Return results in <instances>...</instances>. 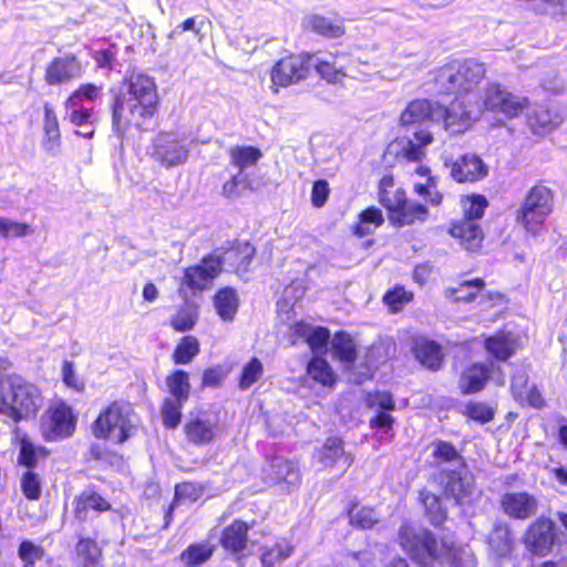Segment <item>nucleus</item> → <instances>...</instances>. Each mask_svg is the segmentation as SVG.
<instances>
[{"label": "nucleus", "instance_id": "5", "mask_svg": "<svg viewBox=\"0 0 567 567\" xmlns=\"http://www.w3.org/2000/svg\"><path fill=\"white\" fill-rule=\"evenodd\" d=\"M484 64L475 60L447 64L440 69L436 81L445 93L462 96L470 95L485 76ZM471 100L467 96L466 100Z\"/></svg>", "mask_w": 567, "mask_h": 567}, {"label": "nucleus", "instance_id": "17", "mask_svg": "<svg viewBox=\"0 0 567 567\" xmlns=\"http://www.w3.org/2000/svg\"><path fill=\"white\" fill-rule=\"evenodd\" d=\"M83 68L75 55H64L53 59L45 70V82L50 85L69 83L81 78Z\"/></svg>", "mask_w": 567, "mask_h": 567}, {"label": "nucleus", "instance_id": "52", "mask_svg": "<svg viewBox=\"0 0 567 567\" xmlns=\"http://www.w3.org/2000/svg\"><path fill=\"white\" fill-rule=\"evenodd\" d=\"M291 553L292 547L288 543H278L264 551L261 557L262 566L275 567L277 564L287 559Z\"/></svg>", "mask_w": 567, "mask_h": 567}, {"label": "nucleus", "instance_id": "54", "mask_svg": "<svg viewBox=\"0 0 567 567\" xmlns=\"http://www.w3.org/2000/svg\"><path fill=\"white\" fill-rule=\"evenodd\" d=\"M464 210V218L474 220L483 216L487 207V200L482 195L465 196L461 200Z\"/></svg>", "mask_w": 567, "mask_h": 567}, {"label": "nucleus", "instance_id": "29", "mask_svg": "<svg viewBox=\"0 0 567 567\" xmlns=\"http://www.w3.org/2000/svg\"><path fill=\"white\" fill-rule=\"evenodd\" d=\"M416 360L425 368L437 370L443 361L441 348L433 341L417 339L413 347Z\"/></svg>", "mask_w": 567, "mask_h": 567}, {"label": "nucleus", "instance_id": "47", "mask_svg": "<svg viewBox=\"0 0 567 567\" xmlns=\"http://www.w3.org/2000/svg\"><path fill=\"white\" fill-rule=\"evenodd\" d=\"M331 343L334 355L341 361L353 362L355 360V347L349 334L337 333Z\"/></svg>", "mask_w": 567, "mask_h": 567}, {"label": "nucleus", "instance_id": "26", "mask_svg": "<svg viewBox=\"0 0 567 567\" xmlns=\"http://www.w3.org/2000/svg\"><path fill=\"white\" fill-rule=\"evenodd\" d=\"M492 375L491 369L485 364H473L465 369L460 378V390L463 394L481 391Z\"/></svg>", "mask_w": 567, "mask_h": 567}, {"label": "nucleus", "instance_id": "59", "mask_svg": "<svg viewBox=\"0 0 567 567\" xmlns=\"http://www.w3.org/2000/svg\"><path fill=\"white\" fill-rule=\"evenodd\" d=\"M394 419L388 411H379V413L370 420V426L380 432V439L389 440L393 436L392 425Z\"/></svg>", "mask_w": 567, "mask_h": 567}, {"label": "nucleus", "instance_id": "10", "mask_svg": "<svg viewBox=\"0 0 567 567\" xmlns=\"http://www.w3.org/2000/svg\"><path fill=\"white\" fill-rule=\"evenodd\" d=\"M381 204L390 210V220L398 226L424 221L427 217V208L422 204L408 202L402 189H396L393 197L382 193Z\"/></svg>", "mask_w": 567, "mask_h": 567}, {"label": "nucleus", "instance_id": "31", "mask_svg": "<svg viewBox=\"0 0 567 567\" xmlns=\"http://www.w3.org/2000/svg\"><path fill=\"white\" fill-rule=\"evenodd\" d=\"M228 154L230 165L238 168L241 175L245 169L255 166L262 157L261 151L254 146L236 145L228 150Z\"/></svg>", "mask_w": 567, "mask_h": 567}, {"label": "nucleus", "instance_id": "27", "mask_svg": "<svg viewBox=\"0 0 567 567\" xmlns=\"http://www.w3.org/2000/svg\"><path fill=\"white\" fill-rule=\"evenodd\" d=\"M450 234L460 239L462 246L466 250H476L482 243L483 236L481 228L471 220L470 218H464L458 223L452 225L450 229Z\"/></svg>", "mask_w": 567, "mask_h": 567}, {"label": "nucleus", "instance_id": "4", "mask_svg": "<svg viewBox=\"0 0 567 567\" xmlns=\"http://www.w3.org/2000/svg\"><path fill=\"white\" fill-rule=\"evenodd\" d=\"M137 424L138 417L131 404L113 402L100 413L93 424V433L99 439L123 443L133 435Z\"/></svg>", "mask_w": 567, "mask_h": 567}, {"label": "nucleus", "instance_id": "53", "mask_svg": "<svg viewBox=\"0 0 567 567\" xmlns=\"http://www.w3.org/2000/svg\"><path fill=\"white\" fill-rule=\"evenodd\" d=\"M349 518L351 525L360 528H371L377 522L378 516L370 507L353 506L349 511Z\"/></svg>", "mask_w": 567, "mask_h": 567}, {"label": "nucleus", "instance_id": "43", "mask_svg": "<svg viewBox=\"0 0 567 567\" xmlns=\"http://www.w3.org/2000/svg\"><path fill=\"white\" fill-rule=\"evenodd\" d=\"M525 107V99L498 90V114L502 113L506 118H513L519 115Z\"/></svg>", "mask_w": 567, "mask_h": 567}, {"label": "nucleus", "instance_id": "18", "mask_svg": "<svg viewBox=\"0 0 567 567\" xmlns=\"http://www.w3.org/2000/svg\"><path fill=\"white\" fill-rule=\"evenodd\" d=\"M444 488L446 495L454 498L460 505L471 504L476 495L474 480L465 471H453L446 477Z\"/></svg>", "mask_w": 567, "mask_h": 567}, {"label": "nucleus", "instance_id": "48", "mask_svg": "<svg viewBox=\"0 0 567 567\" xmlns=\"http://www.w3.org/2000/svg\"><path fill=\"white\" fill-rule=\"evenodd\" d=\"M186 402L167 398L162 406L163 424L167 429H175L182 417V409Z\"/></svg>", "mask_w": 567, "mask_h": 567}, {"label": "nucleus", "instance_id": "1", "mask_svg": "<svg viewBox=\"0 0 567 567\" xmlns=\"http://www.w3.org/2000/svg\"><path fill=\"white\" fill-rule=\"evenodd\" d=\"M158 102L155 80L144 73H132L125 81V91L114 102L113 130L122 135L130 126L142 128L157 112Z\"/></svg>", "mask_w": 567, "mask_h": 567}, {"label": "nucleus", "instance_id": "46", "mask_svg": "<svg viewBox=\"0 0 567 567\" xmlns=\"http://www.w3.org/2000/svg\"><path fill=\"white\" fill-rule=\"evenodd\" d=\"M420 498L432 524L441 525L446 517V513L441 505L440 498L427 491H422Z\"/></svg>", "mask_w": 567, "mask_h": 567}, {"label": "nucleus", "instance_id": "39", "mask_svg": "<svg viewBox=\"0 0 567 567\" xmlns=\"http://www.w3.org/2000/svg\"><path fill=\"white\" fill-rule=\"evenodd\" d=\"M166 385L172 395L171 399L187 401L190 392L189 377L183 370H176L166 378Z\"/></svg>", "mask_w": 567, "mask_h": 567}, {"label": "nucleus", "instance_id": "3", "mask_svg": "<svg viewBox=\"0 0 567 567\" xmlns=\"http://www.w3.org/2000/svg\"><path fill=\"white\" fill-rule=\"evenodd\" d=\"M471 100L463 96L456 99L449 107L436 106V122L443 121L444 128L452 134H458L466 131L481 113L484 111H493L496 107V89L494 85L488 86L484 95L475 101V105L468 106Z\"/></svg>", "mask_w": 567, "mask_h": 567}, {"label": "nucleus", "instance_id": "6", "mask_svg": "<svg viewBox=\"0 0 567 567\" xmlns=\"http://www.w3.org/2000/svg\"><path fill=\"white\" fill-rule=\"evenodd\" d=\"M553 212V195L545 186H535L526 195L517 210L516 221L527 234L538 236L544 228L545 218Z\"/></svg>", "mask_w": 567, "mask_h": 567}, {"label": "nucleus", "instance_id": "51", "mask_svg": "<svg viewBox=\"0 0 567 567\" xmlns=\"http://www.w3.org/2000/svg\"><path fill=\"white\" fill-rule=\"evenodd\" d=\"M102 87L92 83L82 84L66 100V107H79L83 100L95 101L101 96Z\"/></svg>", "mask_w": 567, "mask_h": 567}, {"label": "nucleus", "instance_id": "58", "mask_svg": "<svg viewBox=\"0 0 567 567\" xmlns=\"http://www.w3.org/2000/svg\"><path fill=\"white\" fill-rule=\"evenodd\" d=\"M21 489L28 499L37 501L41 496V478L32 471H27L21 477Z\"/></svg>", "mask_w": 567, "mask_h": 567}, {"label": "nucleus", "instance_id": "62", "mask_svg": "<svg viewBox=\"0 0 567 567\" xmlns=\"http://www.w3.org/2000/svg\"><path fill=\"white\" fill-rule=\"evenodd\" d=\"M444 551L454 567H475L476 565L474 555L468 548H445Z\"/></svg>", "mask_w": 567, "mask_h": 567}, {"label": "nucleus", "instance_id": "9", "mask_svg": "<svg viewBox=\"0 0 567 567\" xmlns=\"http://www.w3.org/2000/svg\"><path fill=\"white\" fill-rule=\"evenodd\" d=\"M76 420L71 408L58 404L50 408L41 419L40 431L48 442L63 440L74 432Z\"/></svg>", "mask_w": 567, "mask_h": 567}, {"label": "nucleus", "instance_id": "37", "mask_svg": "<svg viewBox=\"0 0 567 567\" xmlns=\"http://www.w3.org/2000/svg\"><path fill=\"white\" fill-rule=\"evenodd\" d=\"M248 525L244 522L236 520L225 528L221 543L226 549L239 551L244 549L247 542Z\"/></svg>", "mask_w": 567, "mask_h": 567}, {"label": "nucleus", "instance_id": "7", "mask_svg": "<svg viewBox=\"0 0 567 567\" xmlns=\"http://www.w3.org/2000/svg\"><path fill=\"white\" fill-rule=\"evenodd\" d=\"M401 547L420 565H431L445 550V545H439L432 534L426 529H415L403 524L399 530Z\"/></svg>", "mask_w": 567, "mask_h": 567}, {"label": "nucleus", "instance_id": "40", "mask_svg": "<svg viewBox=\"0 0 567 567\" xmlns=\"http://www.w3.org/2000/svg\"><path fill=\"white\" fill-rule=\"evenodd\" d=\"M254 254L255 248L251 245L245 243L226 251L223 256V261L231 262L235 266L236 271L245 272L248 270Z\"/></svg>", "mask_w": 567, "mask_h": 567}, {"label": "nucleus", "instance_id": "19", "mask_svg": "<svg viewBox=\"0 0 567 567\" xmlns=\"http://www.w3.org/2000/svg\"><path fill=\"white\" fill-rule=\"evenodd\" d=\"M487 175V166L475 154L457 158L451 168V176L458 183H473Z\"/></svg>", "mask_w": 567, "mask_h": 567}, {"label": "nucleus", "instance_id": "21", "mask_svg": "<svg viewBox=\"0 0 567 567\" xmlns=\"http://www.w3.org/2000/svg\"><path fill=\"white\" fill-rule=\"evenodd\" d=\"M527 342L525 330L518 326L505 324L498 330V361L507 360Z\"/></svg>", "mask_w": 567, "mask_h": 567}, {"label": "nucleus", "instance_id": "25", "mask_svg": "<svg viewBox=\"0 0 567 567\" xmlns=\"http://www.w3.org/2000/svg\"><path fill=\"white\" fill-rule=\"evenodd\" d=\"M292 343L299 338L305 339L313 351H319L327 346L330 337L329 330L322 327H312L305 322H298L291 327Z\"/></svg>", "mask_w": 567, "mask_h": 567}, {"label": "nucleus", "instance_id": "16", "mask_svg": "<svg viewBox=\"0 0 567 567\" xmlns=\"http://www.w3.org/2000/svg\"><path fill=\"white\" fill-rule=\"evenodd\" d=\"M433 142L429 131L421 130L414 133L413 138H398L389 144L388 153L401 156L409 162H419L425 156V146Z\"/></svg>", "mask_w": 567, "mask_h": 567}, {"label": "nucleus", "instance_id": "30", "mask_svg": "<svg viewBox=\"0 0 567 567\" xmlns=\"http://www.w3.org/2000/svg\"><path fill=\"white\" fill-rule=\"evenodd\" d=\"M316 456L324 466H331L342 457L344 468L350 467L353 462V457L351 455H344L342 441L339 437L327 439L322 447L316 452Z\"/></svg>", "mask_w": 567, "mask_h": 567}, {"label": "nucleus", "instance_id": "23", "mask_svg": "<svg viewBox=\"0 0 567 567\" xmlns=\"http://www.w3.org/2000/svg\"><path fill=\"white\" fill-rule=\"evenodd\" d=\"M436 106L427 100H414L408 104L401 114L400 122L409 126L424 121L436 122Z\"/></svg>", "mask_w": 567, "mask_h": 567}, {"label": "nucleus", "instance_id": "2", "mask_svg": "<svg viewBox=\"0 0 567 567\" xmlns=\"http://www.w3.org/2000/svg\"><path fill=\"white\" fill-rule=\"evenodd\" d=\"M0 398L12 423L33 417L43 404L40 389L19 374H10Z\"/></svg>", "mask_w": 567, "mask_h": 567}, {"label": "nucleus", "instance_id": "15", "mask_svg": "<svg viewBox=\"0 0 567 567\" xmlns=\"http://www.w3.org/2000/svg\"><path fill=\"white\" fill-rule=\"evenodd\" d=\"M154 157L166 167L184 164L188 156V150L184 141L175 134H159L154 142Z\"/></svg>", "mask_w": 567, "mask_h": 567}, {"label": "nucleus", "instance_id": "28", "mask_svg": "<svg viewBox=\"0 0 567 567\" xmlns=\"http://www.w3.org/2000/svg\"><path fill=\"white\" fill-rule=\"evenodd\" d=\"M485 282L481 278L463 280L456 287L446 288L444 296L454 302H473L481 296Z\"/></svg>", "mask_w": 567, "mask_h": 567}, {"label": "nucleus", "instance_id": "60", "mask_svg": "<svg viewBox=\"0 0 567 567\" xmlns=\"http://www.w3.org/2000/svg\"><path fill=\"white\" fill-rule=\"evenodd\" d=\"M43 555V549L29 540L20 544L19 557L23 561V567H34L35 561L41 559Z\"/></svg>", "mask_w": 567, "mask_h": 567}, {"label": "nucleus", "instance_id": "41", "mask_svg": "<svg viewBox=\"0 0 567 567\" xmlns=\"http://www.w3.org/2000/svg\"><path fill=\"white\" fill-rule=\"evenodd\" d=\"M308 375L323 386H330L334 383V373L329 363L320 357H315L308 363Z\"/></svg>", "mask_w": 567, "mask_h": 567}, {"label": "nucleus", "instance_id": "57", "mask_svg": "<svg viewBox=\"0 0 567 567\" xmlns=\"http://www.w3.org/2000/svg\"><path fill=\"white\" fill-rule=\"evenodd\" d=\"M197 320V315L190 307L179 309L171 319V326L174 330L184 332L192 330Z\"/></svg>", "mask_w": 567, "mask_h": 567}, {"label": "nucleus", "instance_id": "11", "mask_svg": "<svg viewBox=\"0 0 567 567\" xmlns=\"http://www.w3.org/2000/svg\"><path fill=\"white\" fill-rule=\"evenodd\" d=\"M186 440L197 446L208 445L220 434L218 417L207 411L190 413L184 424Z\"/></svg>", "mask_w": 567, "mask_h": 567}, {"label": "nucleus", "instance_id": "56", "mask_svg": "<svg viewBox=\"0 0 567 567\" xmlns=\"http://www.w3.org/2000/svg\"><path fill=\"white\" fill-rule=\"evenodd\" d=\"M412 297L413 295L403 287H395L383 296V301L392 312H398L412 300Z\"/></svg>", "mask_w": 567, "mask_h": 567}, {"label": "nucleus", "instance_id": "14", "mask_svg": "<svg viewBox=\"0 0 567 567\" xmlns=\"http://www.w3.org/2000/svg\"><path fill=\"white\" fill-rule=\"evenodd\" d=\"M221 262L218 257L209 256L204 258L199 265L186 268L181 289H183L184 286L193 291L207 289L212 285V281L219 275Z\"/></svg>", "mask_w": 567, "mask_h": 567}, {"label": "nucleus", "instance_id": "20", "mask_svg": "<svg viewBox=\"0 0 567 567\" xmlns=\"http://www.w3.org/2000/svg\"><path fill=\"white\" fill-rule=\"evenodd\" d=\"M502 507L508 516L526 519L536 514L538 502L526 492L507 493L502 497Z\"/></svg>", "mask_w": 567, "mask_h": 567}, {"label": "nucleus", "instance_id": "49", "mask_svg": "<svg viewBox=\"0 0 567 567\" xmlns=\"http://www.w3.org/2000/svg\"><path fill=\"white\" fill-rule=\"evenodd\" d=\"M264 374V365L257 358H252L249 362L244 364L239 378V388L241 390L249 389L256 383Z\"/></svg>", "mask_w": 567, "mask_h": 567}, {"label": "nucleus", "instance_id": "35", "mask_svg": "<svg viewBox=\"0 0 567 567\" xmlns=\"http://www.w3.org/2000/svg\"><path fill=\"white\" fill-rule=\"evenodd\" d=\"M214 306L224 321H231L238 310V296L231 288L220 289L214 298Z\"/></svg>", "mask_w": 567, "mask_h": 567}, {"label": "nucleus", "instance_id": "32", "mask_svg": "<svg viewBox=\"0 0 567 567\" xmlns=\"http://www.w3.org/2000/svg\"><path fill=\"white\" fill-rule=\"evenodd\" d=\"M109 508L110 504L101 495L93 491H84L74 501L75 517L81 522L87 518L89 509L104 512Z\"/></svg>", "mask_w": 567, "mask_h": 567}, {"label": "nucleus", "instance_id": "22", "mask_svg": "<svg viewBox=\"0 0 567 567\" xmlns=\"http://www.w3.org/2000/svg\"><path fill=\"white\" fill-rule=\"evenodd\" d=\"M511 390L515 400L523 405L539 408L543 404L539 391L528 385L527 374L523 369H517L512 377Z\"/></svg>", "mask_w": 567, "mask_h": 567}, {"label": "nucleus", "instance_id": "8", "mask_svg": "<svg viewBox=\"0 0 567 567\" xmlns=\"http://www.w3.org/2000/svg\"><path fill=\"white\" fill-rule=\"evenodd\" d=\"M313 55L291 54L280 59L271 69V89L287 87L306 79Z\"/></svg>", "mask_w": 567, "mask_h": 567}, {"label": "nucleus", "instance_id": "24", "mask_svg": "<svg viewBox=\"0 0 567 567\" xmlns=\"http://www.w3.org/2000/svg\"><path fill=\"white\" fill-rule=\"evenodd\" d=\"M563 122L557 113H551L544 105H536L527 113V123L535 134H546Z\"/></svg>", "mask_w": 567, "mask_h": 567}, {"label": "nucleus", "instance_id": "42", "mask_svg": "<svg viewBox=\"0 0 567 567\" xmlns=\"http://www.w3.org/2000/svg\"><path fill=\"white\" fill-rule=\"evenodd\" d=\"M48 451L42 446L34 445L28 437L23 436L20 440V452L18 463L25 467H33L39 460L45 458Z\"/></svg>", "mask_w": 567, "mask_h": 567}, {"label": "nucleus", "instance_id": "44", "mask_svg": "<svg viewBox=\"0 0 567 567\" xmlns=\"http://www.w3.org/2000/svg\"><path fill=\"white\" fill-rule=\"evenodd\" d=\"M199 352V342L194 336L184 337L176 346L173 360L176 364H187Z\"/></svg>", "mask_w": 567, "mask_h": 567}, {"label": "nucleus", "instance_id": "50", "mask_svg": "<svg viewBox=\"0 0 567 567\" xmlns=\"http://www.w3.org/2000/svg\"><path fill=\"white\" fill-rule=\"evenodd\" d=\"M33 231L31 225L27 223L0 217V237L2 238H21L33 234Z\"/></svg>", "mask_w": 567, "mask_h": 567}, {"label": "nucleus", "instance_id": "61", "mask_svg": "<svg viewBox=\"0 0 567 567\" xmlns=\"http://www.w3.org/2000/svg\"><path fill=\"white\" fill-rule=\"evenodd\" d=\"M464 414L480 423H486L494 416L492 408L480 402H470L465 405Z\"/></svg>", "mask_w": 567, "mask_h": 567}, {"label": "nucleus", "instance_id": "55", "mask_svg": "<svg viewBox=\"0 0 567 567\" xmlns=\"http://www.w3.org/2000/svg\"><path fill=\"white\" fill-rule=\"evenodd\" d=\"M203 495L202 487L192 482H184L175 487V501L174 504L193 503L196 502Z\"/></svg>", "mask_w": 567, "mask_h": 567}, {"label": "nucleus", "instance_id": "12", "mask_svg": "<svg viewBox=\"0 0 567 567\" xmlns=\"http://www.w3.org/2000/svg\"><path fill=\"white\" fill-rule=\"evenodd\" d=\"M554 528L555 525L551 519L543 516L538 517L528 526L524 535L523 539L526 548L538 556L548 555L556 540Z\"/></svg>", "mask_w": 567, "mask_h": 567}, {"label": "nucleus", "instance_id": "45", "mask_svg": "<svg viewBox=\"0 0 567 567\" xmlns=\"http://www.w3.org/2000/svg\"><path fill=\"white\" fill-rule=\"evenodd\" d=\"M213 550L208 543L193 544L182 553L181 558L187 566H198L210 558Z\"/></svg>", "mask_w": 567, "mask_h": 567}, {"label": "nucleus", "instance_id": "64", "mask_svg": "<svg viewBox=\"0 0 567 567\" xmlns=\"http://www.w3.org/2000/svg\"><path fill=\"white\" fill-rule=\"evenodd\" d=\"M246 176L236 174L226 181L221 187V194L227 198H236L240 195V186L246 183Z\"/></svg>", "mask_w": 567, "mask_h": 567}, {"label": "nucleus", "instance_id": "34", "mask_svg": "<svg viewBox=\"0 0 567 567\" xmlns=\"http://www.w3.org/2000/svg\"><path fill=\"white\" fill-rule=\"evenodd\" d=\"M60 145V130L58 117L53 109L49 105H44V140L42 142L43 148L51 153L56 154Z\"/></svg>", "mask_w": 567, "mask_h": 567}, {"label": "nucleus", "instance_id": "36", "mask_svg": "<svg viewBox=\"0 0 567 567\" xmlns=\"http://www.w3.org/2000/svg\"><path fill=\"white\" fill-rule=\"evenodd\" d=\"M337 56L338 55L334 54H330L329 59H319L313 56L310 65H313L317 73L326 81L330 83H338L346 76V73L343 71V65H337Z\"/></svg>", "mask_w": 567, "mask_h": 567}, {"label": "nucleus", "instance_id": "33", "mask_svg": "<svg viewBox=\"0 0 567 567\" xmlns=\"http://www.w3.org/2000/svg\"><path fill=\"white\" fill-rule=\"evenodd\" d=\"M303 23L311 31L330 39H338L346 32L341 22L321 16H309Z\"/></svg>", "mask_w": 567, "mask_h": 567}, {"label": "nucleus", "instance_id": "63", "mask_svg": "<svg viewBox=\"0 0 567 567\" xmlns=\"http://www.w3.org/2000/svg\"><path fill=\"white\" fill-rule=\"evenodd\" d=\"M367 403L369 408L379 409L380 411H391L394 409L393 398L388 392H375L369 394Z\"/></svg>", "mask_w": 567, "mask_h": 567}, {"label": "nucleus", "instance_id": "38", "mask_svg": "<svg viewBox=\"0 0 567 567\" xmlns=\"http://www.w3.org/2000/svg\"><path fill=\"white\" fill-rule=\"evenodd\" d=\"M383 221L382 212L377 207H369L359 215V221L353 231L358 237H365L380 227Z\"/></svg>", "mask_w": 567, "mask_h": 567}, {"label": "nucleus", "instance_id": "13", "mask_svg": "<svg viewBox=\"0 0 567 567\" xmlns=\"http://www.w3.org/2000/svg\"><path fill=\"white\" fill-rule=\"evenodd\" d=\"M264 475L269 484L282 485V489L288 492L300 484L298 465L293 461L279 455L268 461Z\"/></svg>", "mask_w": 567, "mask_h": 567}]
</instances>
